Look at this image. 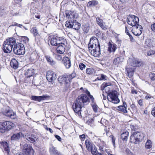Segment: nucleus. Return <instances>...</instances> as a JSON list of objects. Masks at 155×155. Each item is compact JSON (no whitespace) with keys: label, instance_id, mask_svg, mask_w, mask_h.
Here are the masks:
<instances>
[{"label":"nucleus","instance_id":"nucleus-1","mask_svg":"<svg viewBox=\"0 0 155 155\" xmlns=\"http://www.w3.org/2000/svg\"><path fill=\"white\" fill-rule=\"evenodd\" d=\"M89 102V100L86 95L81 94L76 99L75 102L72 105L74 110L78 114L79 117H81V109L85 105H87Z\"/></svg>","mask_w":155,"mask_h":155},{"label":"nucleus","instance_id":"nucleus-2","mask_svg":"<svg viewBox=\"0 0 155 155\" xmlns=\"http://www.w3.org/2000/svg\"><path fill=\"white\" fill-rule=\"evenodd\" d=\"M15 44V40L14 38H10L5 41L3 46L4 52L6 53H10Z\"/></svg>","mask_w":155,"mask_h":155},{"label":"nucleus","instance_id":"nucleus-3","mask_svg":"<svg viewBox=\"0 0 155 155\" xmlns=\"http://www.w3.org/2000/svg\"><path fill=\"white\" fill-rule=\"evenodd\" d=\"M144 136L143 134L141 132L138 131L134 132L130 136V141L135 144L138 143L143 138Z\"/></svg>","mask_w":155,"mask_h":155},{"label":"nucleus","instance_id":"nucleus-4","mask_svg":"<svg viewBox=\"0 0 155 155\" xmlns=\"http://www.w3.org/2000/svg\"><path fill=\"white\" fill-rule=\"evenodd\" d=\"M107 98L109 101L114 104H117L120 102L117 92L116 91L109 92L107 94Z\"/></svg>","mask_w":155,"mask_h":155},{"label":"nucleus","instance_id":"nucleus-5","mask_svg":"<svg viewBox=\"0 0 155 155\" xmlns=\"http://www.w3.org/2000/svg\"><path fill=\"white\" fill-rule=\"evenodd\" d=\"M14 53L17 55L24 54L25 52L24 45L21 43H18L15 44L13 49Z\"/></svg>","mask_w":155,"mask_h":155},{"label":"nucleus","instance_id":"nucleus-6","mask_svg":"<svg viewBox=\"0 0 155 155\" xmlns=\"http://www.w3.org/2000/svg\"><path fill=\"white\" fill-rule=\"evenodd\" d=\"M98 47H100V45L98 42L97 39L95 37H92L91 38L88 45L89 51L90 53H91V50L96 49Z\"/></svg>","mask_w":155,"mask_h":155},{"label":"nucleus","instance_id":"nucleus-7","mask_svg":"<svg viewBox=\"0 0 155 155\" xmlns=\"http://www.w3.org/2000/svg\"><path fill=\"white\" fill-rule=\"evenodd\" d=\"M80 24L76 20H71L67 21L65 23V26L68 28H72L75 30H78L80 28Z\"/></svg>","mask_w":155,"mask_h":155},{"label":"nucleus","instance_id":"nucleus-8","mask_svg":"<svg viewBox=\"0 0 155 155\" xmlns=\"http://www.w3.org/2000/svg\"><path fill=\"white\" fill-rule=\"evenodd\" d=\"M21 145H22V148L23 150H24V153L25 155H33L34 150L32 147L30 145L27 143H21Z\"/></svg>","mask_w":155,"mask_h":155},{"label":"nucleus","instance_id":"nucleus-9","mask_svg":"<svg viewBox=\"0 0 155 155\" xmlns=\"http://www.w3.org/2000/svg\"><path fill=\"white\" fill-rule=\"evenodd\" d=\"M127 21L128 24L133 27L137 26V25H139L138 24L139 18L134 15H130L127 18Z\"/></svg>","mask_w":155,"mask_h":155},{"label":"nucleus","instance_id":"nucleus-10","mask_svg":"<svg viewBox=\"0 0 155 155\" xmlns=\"http://www.w3.org/2000/svg\"><path fill=\"white\" fill-rule=\"evenodd\" d=\"M143 28L141 25H137L136 26L133 27L132 29V33L135 35L138 36L142 33Z\"/></svg>","mask_w":155,"mask_h":155},{"label":"nucleus","instance_id":"nucleus-11","mask_svg":"<svg viewBox=\"0 0 155 155\" xmlns=\"http://www.w3.org/2000/svg\"><path fill=\"white\" fill-rule=\"evenodd\" d=\"M3 114L7 117L12 119H15L16 117V114L12 110L6 109L3 111Z\"/></svg>","mask_w":155,"mask_h":155},{"label":"nucleus","instance_id":"nucleus-12","mask_svg":"<svg viewBox=\"0 0 155 155\" xmlns=\"http://www.w3.org/2000/svg\"><path fill=\"white\" fill-rule=\"evenodd\" d=\"M61 40L64 41V39L62 38H60L57 36L54 37L51 39L50 43L53 46H58L61 41Z\"/></svg>","mask_w":155,"mask_h":155},{"label":"nucleus","instance_id":"nucleus-13","mask_svg":"<svg viewBox=\"0 0 155 155\" xmlns=\"http://www.w3.org/2000/svg\"><path fill=\"white\" fill-rule=\"evenodd\" d=\"M58 46V47L56 48L57 53L60 54H63L65 51V47L66 45L64 43L61 42Z\"/></svg>","mask_w":155,"mask_h":155},{"label":"nucleus","instance_id":"nucleus-14","mask_svg":"<svg viewBox=\"0 0 155 155\" xmlns=\"http://www.w3.org/2000/svg\"><path fill=\"white\" fill-rule=\"evenodd\" d=\"M143 64L142 62L140 60L133 58L131 59L130 64L133 67H139L141 66Z\"/></svg>","mask_w":155,"mask_h":155},{"label":"nucleus","instance_id":"nucleus-15","mask_svg":"<svg viewBox=\"0 0 155 155\" xmlns=\"http://www.w3.org/2000/svg\"><path fill=\"white\" fill-rule=\"evenodd\" d=\"M49 96L47 94L39 96H32L31 97V99L32 100L37 101L40 102L41 101L45 100L47 98H49Z\"/></svg>","mask_w":155,"mask_h":155},{"label":"nucleus","instance_id":"nucleus-16","mask_svg":"<svg viewBox=\"0 0 155 155\" xmlns=\"http://www.w3.org/2000/svg\"><path fill=\"white\" fill-rule=\"evenodd\" d=\"M23 136V135L21 132L14 134L11 137V140L18 141L21 139Z\"/></svg>","mask_w":155,"mask_h":155},{"label":"nucleus","instance_id":"nucleus-17","mask_svg":"<svg viewBox=\"0 0 155 155\" xmlns=\"http://www.w3.org/2000/svg\"><path fill=\"white\" fill-rule=\"evenodd\" d=\"M34 70L32 68H31L25 71L24 74L26 78H30L31 77L33 76L34 75Z\"/></svg>","mask_w":155,"mask_h":155},{"label":"nucleus","instance_id":"nucleus-18","mask_svg":"<svg viewBox=\"0 0 155 155\" xmlns=\"http://www.w3.org/2000/svg\"><path fill=\"white\" fill-rule=\"evenodd\" d=\"M49 152L51 155H62L60 152L57 150L56 148L53 146L50 147L49 149Z\"/></svg>","mask_w":155,"mask_h":155},{"label":"nucleus","instance_id":"nucleus-19","mask_svg":"<svg viewBox=\"0 0 155 155\" xmlns=\"http://www.w3.org/2000/svg\"><path fill=\"white\" fill-rule=\"evenodd\" d=\"M91 54L95 57H98L101 54L100 47H98L96 49H94L91 51Z\"/></svg>","mask_w":155,"mask_h":155},{"label":"nucleus","instance_id":"nucleus-20","mask_svg":"<svg viewBox=\"0 0 155 155\" xmlns=\"http://www.w3.org/2000/svg\"><path fill=\"white\" fill-rule=\"evenodd\" d=\"M63 64L67 68H69L71 66V62L69 58L68 57H64L63 60Z\"/></svg>","mask_w":155,"mask_h":155},{"label":"nucleus","instance_id":"nucleus-21","mask_svg":"<svg viewBox=\"0 0 155 155\" xmlns=\"http://www.w3.org/2000/svg\"><path fill=\"white\" fill-rule=\"evenodd\" d=\"M66 17L69 19H74L75 16L74 11H66L65 12Z\"/></svg>","mask_w":155,"mask_h":155},{"label":"nucleus","instance_id":"nucleus-22","mask_svg":"<svg viewBox=\"0 0 155 155\" xmlns=\"http://www.w3.org/2000/svg\"><path fill=\"white\" fill-rule=\"evenodd\" d=\"M1 145L3 147L4 150L5 152V153L8 155L10 152V150L8 147V143L6 142L3 141L1 142Z\"/></svg>","mask_w":155,"mask_h":155},{"label":"nucleus","instance_id":"nucleus-23","mask_svg":"<svg viewBox=\"0 0 155 155\" xmlns=\"http://www.w3.org/2000/svg\"><path fill=\"white\" fill-rule=\"evenodd\" d=\"M26 139L31 143H34L37 141V138L34 135H31L30 136H25Z\"/></svg>","mask_w":155,"mask_h":155},{"label":"nucleus","instance_id":"nucleus-24","mask_svg":"<svg viewBox=\"0 0 155 155\" xmlns=\"http://www.w3.org/2000/svg\"><path fill=\"white\" fill-rule=\"evenodd\" d=\"M85 145L87 149L89 150L95 146L89 140H86L85 142Z\"/></svg>","mask_w":155,"mask_h":155},{"label":"nucleus","instance_id":"nucleus-25","mask_svg":"<svg viewBox=\"0 0 155 155\" xmlns=\"http://www.w3.org/2000/svg\"><path fill=\"white\" fill-rule=\"evenodd\" d=\"M3 126H5L7 130H9L14 127L13 124L10 121L3 122Z\"/></svg>","mask_w":155,"mask_h":155},{"label":"nucleus","instance_id":"nucleus-26","mask_svg":"<svg viewBox=\"0 0 155 155\" xmlns=\"http://www.w3.org/2000/svg\"><path fill=\"white\" fill-rule=\"evenodd\" d=\"M18 63L17 61L15 59H12L10 62V65L12 68L16 69L18 67Z\"/></svg>","mask_w":155,"mask_h":155},{"label":"nucleus","instance_id":"nucleus-27","mask_svg":"<svg viewBox=\"0 0 155 155\" xmlns=\"http://www.w3.org/2000/svg\"><path fill=\"white\" fill-rule=\"evenodd\" d=\"M153 46V41L150 39H147L145 41L144 47L146 48H149Z\"/></svg>","mask_w":155,"mask_h":155},{"label":"nucleus","instance_id":"nucleus-28","mask_svg":"<svg viewBox=\"0 0 155 155\" xmlns=\"http://www.w3.org/2000/svg\"><path fill=\"white\" fill-rule=\"evenodd\" d=\"M96 21L97 24L102 28L104 29L106 28V27L103 24V21L102 19L99 17H97L96 18Z\"/></svg>","mask_w":155,"mask_h":155},{"label":"nucleus","instance_id":"nucleus-29","mask_svg":"<svg viewBox=\"0 0 155 155\" xmlns=\"http://www.w3.org/2000/svg\"><path fill=\"white\" fill-rule=\"evenodd\" d=\"M124 60V58L120 57L115 58L113 61V63L115 65H117L121 64Z\"/></svg>","mask_w":155,"mask_h":155},{"label":"nucleus","instance_id":"nucleus-30","mask_svg":"<svg viewBox=\"0 0 155 155\" xmlns=\"http://www.w3.org/2000/svg\"><path fill=\"white\" fill-rule=\"evenodd\" d=\"M117 48L116 45L115 44L109 43L108 50L110 52H114Z\"/></svg>","mask_w":155,"mask_h":155},{"label":"nucleus","instance_id":"nucleus-31","mask_svg":"<svg viewBox=\"0 0 155 155\" xmlns=\"http://www.w3.org/2000/svg\"><path fill=\"white\" fill-rule=\"evenodd\" d=\"M112 84L111 82L109 83H104L101 86L102 89V90L104 89L106 92H107L109 91V90L108 89L109 87L108 86H111Z\"/></svg>","mask_w":155,"mask_h":155},{"label":"nucleus","instance_id":"nucleus-32","mask_svg":"<svg viewBox=\"0 0 155 155\" xmlns=\"http://www.w3.org/2000/svg\"><path fill=\"white\" fill-rule=\"evenodd\" d=\"M46 78H55L57 77V74L53 71H48L46 74Z\"/></svg>","mask_w":155,"mask_h":155},{"label":"nucleus","instance_id":"nucleus-33","mask_svg":"<svg viewBox=\"0 0 155 155\" xmlns=\"http://www.w3.org/2000/svg\"><path fill=\"white\" fill-rule=\"evenodd\" d=\"M45 57L48 63L50 65H54L56 63L53 60V59L51 57L47 55L45 56Z\"/></svg>","mask_w":155,"mask_h":155},{"label":"nucleus","instance_id":"nucleus-34","mask_svg":"<svg viewBox=\"0 0 155 155\" xmlns=\"http://www.w3.org/2000/svg\"><path fill=\"white\" fill-rule=\"evenodd\" d=\"M129 133L126 131L123 133L121 135V138L124 141H127Z\"/></svg>","mask_w":155,"mask_h":155},{"label":"nucleus","instance_id":"nucleus-35","mask_svg":"<svg viewBox=\"0 0 155 155\" xmlns=\"http://www.w3.org/2000/svg\"><path fill=\"white\" fill-rule=\"evenodd\" d=\"M127 75L129 78L133 76L134 74V69L133 68H127Z\"/></svg>","mask_w":155,"mask_h":155},{"label":"nucleus","instance_id":"nucleus-36","mask_svg":"<svg viewBox=\"0 0 155 155\" xmlns=\"http://www.w3.org/2000/svg\"><path fill=\"white\" fill-rule=\"evenodd\" d=\"M31 32L33 33L35 37L39 35L38 32L37 30L36 27L33 28L31 30Z\"/></svg>","mask_w":155,"mask_h":155},{"label":"nucleus","instance_id":"nucleus-37","mask_svg":"<svg viewBox=\"0 0 155 155\" xmlns=\"http://www.w3.org/2000/svg\"><path fill=\"white\" fill-rule=\"evenodd\" d=\"M117 108L118 110L119 111L125 113H127V108L126 107H123L121 106H119L117 107Z\"/></svg>","mask_w":155,"mask_h":155},{"label":"nucleus","instance_id":"nucleus-38","mask_svg":"<svg viewBox=\"0 0 155 155\" xmlns=\"http://www.w3.org/2000/svg\"><path fill=\"white\" fill-rule=\"evenodd\" d=\"M3 122L0 123V132L4 133L7 130L5 126L3 125Z\"/></svg>","mask_w":155,"mask_h":155},{"label":"nucleus","instance_id":"nucleus-39","mask_svg":"<svg viewBox=\"0 0 155 155\" xmlns=\"http://www.w3.org/2000/svg\"><path fill=\"white\" fill-rule=\"evenodd\" d=\"M90 150L91 151V153L93 155H98V151L97 149L95 146H94L93 148H92Z\"/></svg>","mask_w":155,"mask_h":155},{"label":"nucleus","instance_id":"nucleus-40","mask_svg":"<svg viewBox=\"0 0 155 155\" xmlns=\"http://www.w3.org/2000/svg\"><path fill=\"white\" fill-rule=\"evenodd\" d=\"M98 4V2L95 0H93L89 2H88V5L89 6L93 7L97 5Z\"/></svg>","mask_w":155,"mask_h":155},{"label":"nucleus","instance_id":"nucleus-41","mask_svg":"<svg viewBox=\"0 0 155 155\" xmlns=\"http://www.w3.org/2000/svg\"><path fill=\"white\" fill-rule=\"evenodd\" d=\"M152 145L151 141L150 140H148L145 144V147L147 149H150L152 147Z\"/></svg>","mask_w":155,"mask_h":155},{"label":"nucleus","instance_id":"nucleus-42","mask_svg":"<svg viewBox=\"0 0 155 155\" xmlns=\"http://www.w3.org/2000/svg\"><path fill=\"white\" fill-rule=\"evenodd\" d=\"M91 106L94 111L96 113L97 112L98 108L97 105L94 103H93L91 104Z\"/></svg>","mask_w":155,"mask_h":155},{"label":"nucleus","instance_id":"nucleus-43","mask_svg":"<svg viewBox=\"0 0 155 155\" xmlns=\"http://www.w3.org/2000/svg\"><path fill=\"white\" fill-rule=\"evenodd\" d=\"M86 72L87 74L90 75L93 73L94 70L91 68H87L86 70Z\"/></svg>","mask_w":155,"mask_h":155},{"label":"nucleus","instance_id":"nucleus-44","mask_svg":"<svg viewBox=\"0 0 155 155\" xmlns=\"http://www.w3.org/2000/svg\"><path fill=\"white\" fill-rule=\"evenodd\" d=\"M29 40V38L27 37H23L21 38V41L25 43L28 42Z\"/></svg>","mask_w":155,"mask_h":155},{"label":"nucleus","instance_id":"nucleus-45","mask_svg":"<svg viewBox=\"0 0 155 155\" xmlns=\"http://www.w3.org/2000/svg\"><path fill=\"white\" fill-rule=\"evenodd\" d=\"M147 55L148 56H151L155 54V51L153 50L149 51L147 52Z\"/></svg>","mask_w":155,"mask_h":155},{"label":"nucleus","instance_id":"nucleus-46","mask_svg":"<svg viewBox=\"0 0 155 155\" xmlns=\"http://www.w3.org/2000/svg\"><path fill=\"white\" fill-rule=\"evenodd\" d=\"M94 122V120L93 119H90L87 121L86 124L89 125L91 126V124Z\"/></svg>","mask_w":155,"mask_h":155},{"label":"nucleus","instance_id":"nucleus-47","mask_svg":"<svg viewBox=\"0 0 155 155\" xmlns=\"http://www.w3.org/2000/svg\"><path fill=\"white\" fill-rule=\"evenodd\" d=\"M125 32L130 37V39H133V38L131 35H130L129 32V30H128L127 27V26L125 27Z\"/></svg>","mask_w":155,"mask_h":155},{"label":"nucleus","instance_id":"nucleus-48","mask_svg":"<svg viewBox=\"0 0 155 155\" xmlns=\"http://www.w3.org/2000/svg\"><path fill=\"white\" fill-rule=\"evenodd\" d=\"M130 128L132 130H137L138 128L137 126L135 124V125H132L131 124L130 125Z\"/></svg>","mask_w":155,"mask_h":155},{"label":"nucleus","instance_id":"nucleus-49","mask_svg":"<svg viewBox=\"0 0 155 155\" xmlns=\"http://www.w3.org/2000/svg\"><path fill=\"white\" fill-rule=\"evenodd\" d=\"M44 128L47 130H49V131L51 133H53V131L50 128H48L47 125H44Z\"/></svg>","mask_w":155,"mask_h":155},{"label":"nucleus","instance_id":"nucleus-50","mask_svg":"<svg viewBox=\"0 0 155 155\" xmlns=\"http://www.w3.org/2000/svg\"><path fill=\"white\" fill-rule=\"evenodd\" d=\"M85 67L86 66L82 63H80L79 65V68L81 70H83L84 69Z\"/></svg>","mask_w":155,"mask_h":155},{"label":"nucleus","instance_id":"nucleus-51","mask_svg":"<svg viewBox=\"0 0 155 155\" xmlns=\"http://www.w3.org/2000/svg\"><path fill=\"white\" fill-rule=\"evenodd\" d=\"M110 137L111 138V140L113 145L114 146L115 145V139L113 135H111Z\"/></svg>","mask_w":155,"mask_h":155},{"label":"nucleus","instance_id":"nucleus-52","mask_svg":"<svg viewBox=\"0 0 155 155\" xmlns=\"http://www.w3.org/2000/svg\"><path fill=\"white\" fill-rule=\"evenodd\" d=\"M79 137L81 140L83 141L85 138V135L84 134L80 135L79 136Z\"/></svg>","mask_w":155,"mask_h":155},{"label":"nucleus","instance_id":"nucleus-53","mask_svg":"<svg viewBox=\"0 0 155 155\" xmlns=\"http://www.w3.org/2000/svg\"><path fill=\"white\" fill-rule=\"evenodd\" d=\"M56 58L58 60H61L62 59V57L61 55H57L56 56Z\"/></svg>","mask_w":155,"mask_h":155},{"label":"nucleus","instance_id":"nucleus-54","mask_svg":"<svg viewBox=\"0 0 155 155\" xmlns=\"http://www.w3.org/2000/svg\"><path fill=\"white\" fill-rule=\"evenodd\" d=\"M138 104L140 106H143V99L140 100L138 101Z\"/></svg>","mask_w":155,"mask_h":155},{"label":"nucleus","instance_id":"nucleus-55","mask_svg":"<svg viewBox=\"0 0 155 155\" xmlns=\"http://www.w3.org/2000/svg\"><path fill=\"white\" fill-rule=\"evenodd\" d=\"M5 14L4 10L0 8V15H3Z\"/></svg>","mask_w":155,"mask_h":155},{"label":"nucleus","instance_id":"nucleus-56","mask_svg":"<svg viewBox=\"0 0 155 155\" xmlns=\"http://www.w3.org/2000/svg\"><path fill=\"white\" fill-rule=\"evenodd\" d=\"M151 29L154 31L155 32V23L152 25L151 26Z\"/></svg>","mask_w":155,"mask_h":155},{"label":"nucleus","instance_id":"nucleus-57","mask_svg":"<svg viewBox=\"0 0 155 155\" xmlns=\"http://www.w3.org/2000/svg\"><path fill=\"white\" fill-rule=\"evenodd\" d=\"M84 92L86 93L88 96H90V95H91L90 92L87 89L84 88Z\"/></svg>","mask_w":155,"mask_h":155},{"label":"nucleus","instance_id":"nucleus-58","mask_svg":"<svg viewBox=\"0 0 155 155\" xmlns=\"http://www.w3.org/2000/svg\"><path fill=\"white\" fill-rule=\"evenodd\" d=\"M55 137L59 141H60L61 140V138L59 136L55 135Z\"/></svg>","mask_w":155,"mask_h":155},{"label":"nucleus","instance_id":"nucleus-59","mask_svg":"<svg viewBox=\"0 0 155 155\" xmlns=\"http://www.w3.org/2000/svg\"><path fill=\"white\" fill-rule=\"evenodd\" d=\"M143 6L144 7V8H145L146 6H147V7L148 8H150V7L151 6V5L150 4L147 3H145L144 4Z\"/></svg>","mask_w":155,"mask_h":155},{"label":"nucleus","instance_id":"nucleus-60","mask_svg":"<svg viewBox=\"0 0 155 155\" xmlns=\"http://www.w3.org/2000/svg\"><path fill=\"white\" fill-rule=\"evenodd\" d=\"M151 114L155 117V107H154L153 109L152 110Z\"/></svg>","mask_w":155,"mask_h":155},{"label":"nucleus","instance_id":"nucleus-61","mask_svg":"<svg viewBox=\"0 0 155 155\" xmlns=\"http://www.w3.org/2000/svg\"><path fill=\"white\" fill-rule=\"evenodd\" d=\"M90 99V100L93 103H94V98L93 97L92 95H90V96H88Z\"/></svg>","mask_w":155,"mask_h":155},{"label":"nucleus","instance_id":"nucleus-62","mask_svg":"<svg viewBox=\"0 0 155 155\" xmlns=\"http://www.w3.org/2000/svg\"><path fill=\"white\" fill-rule=\"evenodd\" d=\"M150 78H155V74L151 73L149 74Z\"/></svg>","mask_w":155,"mask_h":155},{"label":"nucleus","instance_id":"nucleus-63","mask_svg":"<svg viewBox=\"0 0 155 155\" xmlns=\"http://www.w3.org/2000/svg\"><path fill=\"white\" fill-rule=\"evenodd\" d=\"M76 76V74L75 72H73L70 75L71 78H75Z\"/></svg>","mask_w":155,"mask_h":155},{"label":"nucleus","instance_id":"nucleus-64","mask_svg":"<svg viewBox=\"0 0 155 155\" xmlns=\"http://www.w3.org/2000/svg\"><path fill=\"white\" fill-rule=\"evenodd\" d=\"M152 97V96L150 95H147L145 97V98L146 99H148L151 98Z\"/></svg>","mask_w":155,"mask_h":155}]
</instances>
